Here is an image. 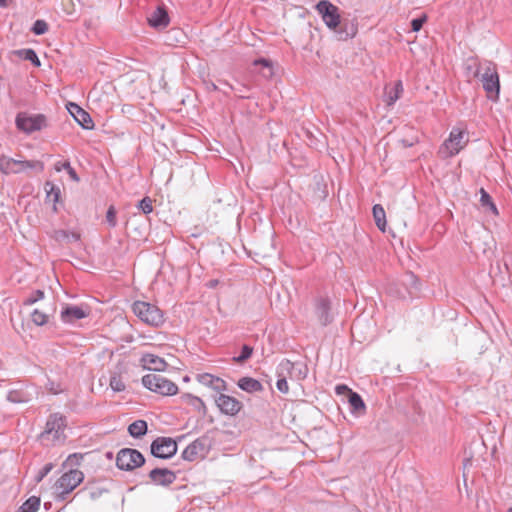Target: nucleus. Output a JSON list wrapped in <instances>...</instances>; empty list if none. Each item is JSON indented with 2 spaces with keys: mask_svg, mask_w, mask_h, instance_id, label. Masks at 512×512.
<instances>
[{
  "mask_svg": "<svg viewBox=\"0 0 512 512\" xmlns=\"http://www.w3.org/2000/svg\"><path fill=\"white\" fill-rule=\"evenodd\" d=\"M132 309L142 322L150 326L159 327L164 323L162 310L154 304L145 301H135Z\"/></svg>",
  "mask_w": 512,
  "mask_h": 512,
  "instance_id": "f257e3e1",
  "label": "nucleus"
},
{
  "mask_svg": "<svg viewBox=\"0 0 512 512\" xmlns=\"http://www.w3.org/2000/svg\"><path fill=\"white\" fill-rule=\"evenodd\" d=\"M142 384L150 391L164 396L175 395L178 392V386L174 382L159 374L144 375Z\"/></svg>",
  "mask_w": 512,
  "mask_h": 512,
  "instance_id": "f03ea898",
  "label": "nucleus"
},
{
  "mask_svg": "<svg viewBox=\"0 0 512 512\" xmlns=\"http://www.w3.org/2000/svg\"><path fill=\"white\" fill-rule=\"evenodd\" d=\"M26 169H37L42 172L44 164L37 160H16L6 155L0 156V171L3 174H19Z\"/></svg>",
  "mask_w": 512,
  "mask_h": 512,
  "instance_id": "7ed1b4c3",
  "label": "nucleus"
},
{
  "mask_svg": "<svg viewBox=\"0 0 512 512\" xmlns=\"http://www.w3.org/2000/svg\"><path fill=\"white\" fill-rule=\"evenodd\" d=\"M15 125L18 130L25 134H32L47 127V118L44 114H28L19 112L15 118Z\"/></svg>",
  "mask_w": 512,
  "mask_h": 512,
  "instance_id": "20e7f679",
  "label": "nucleus"
},
{
  "mask_svg": "<svg viewBox=\"0 0 512 512\" xmlns=\"http://www.w3.org/2000/svg\"><path fill=\"white\" fill-rule=\"evenodd\" d=\"M84 479V474L78 469H70L64 473L55 483V489L58 492L57 498L64 501Z\"/></svg>",
  "mask_w": 512,
  "mask_h": 512,
  "instance_id": "39448f33",
  "label": "nucleus"
},
{
  "mask_svg": "<svg viewBox=\"0 0 512 512\" xmlns=\"http://www.w3.org/2000/svg\"><path fill=\"white\" fill-rule=\"evenodd\" d=\"M66 417L54 413L51 414L46 422L45 430L41 433V439H51L53 442H63L65 440L64 430L66 428Z\"/></svg>",
  "mask_w": 512,
  "mask_h": 512,
  "instance_id": "423d86ee",
  "label": "nucleus"
},
{
  "mask_svg": "<svg viewBox=\"0 0 512 512\" xmlns=\"http://www.w3.org/2000/svg\"><path fill=\"white\" fill-rule=\"evenodd\" d=\"M483 70L484 72L481 74L483 89L488 98L495 100L498 98L500 90L499 76L495 65L492 62H486Z\"/></svg>",
  "mask_w": 512,
  "mask_h": 512,
  "instance_id": "0eeeda50",
  "label": "nucleus"
},
{
  "mask_svg": "<svg viewBox=\"0 0 512 512\" xmlns=\"http://www.w3.org/2000/svg\"><path fill=\"white\" fill-rule=\"evenodd\" d=\"M145 463V458L141 452L132 448L121 449L116 457V465L119 469L131 471L141 467Z\"/></svg>",
  "mask_w": 512,
  "mask_h": 512,
  "instance_id": "6e6552de",
  "label": "nucleus"
},
{
  "mask_svg": "<svg viewBox=\"0 0 512 512\" xmlns=\"http://www.w3.org/2000/svg\"><path fill=\"white\" fill-rule=\"evenodd\" d=\"M210 450V441L208 437L203 436L197 438L191 444H189L182 452V458L184 460L193 462L206 457Z\"/></svg>",
  "mask_w": 512,
  "mask_h": 512,
  "instance_id": "1a4fd4ad",
  "label": "nucleus"
},
{
  "mask_svg": "<svg viewBox=\"0 0 512 512\" xmlns=\"http://www.w3.org/2000/svg\"><path fill=\"white\" fill-rule=\"evenodd\" d=\"M177 452V443L170 437H158L151 444V453L156 458L169 459Z\"/></svg>",
  "mask_w": 512,
  "mask_h": 512,
  "instance_id": "9d476101",
  "label": "nucleus"
},
{
  "mask_svg": "<svg viewBox=\"0 0 512 512\" xmlns=\"http://www.w3.org/2000/svg\"><path fill=\"white\" fill-rule=\"evenodd\" d=\"M316 10L322 16L325 24L332 29H335L340 23V15L338 8L328 0H322L316 5Z\"/></svg>",
  "mask_w": 512,
  "mask_h": 512,
  "instance_id": "9b49d317",
  "label": "nucleus"
},
{
  "mask_svg": "<svg viewBox=\"0 0 512 512\" xmlns=\"http://www.w3.org/2000/svg\"><path fill=\"white\" fill-rule=\"evenodd\" d=\"M315 315L322 326H327L333 320L331 302L328 297L319 296L314 300Z\"/></svg>",
  "mask_w": 512,
  "mask_h": 512,
  "instance_id": "f8f14e48",
  "label": "nucleus"
},
{
  "mask_svg": "<svg viewBox=\"0 0 512 512\" xmlns=\"http://www.w3.org/2000/svg\"><path fill=\"white\" fill-rule=\"evenodd\" d=\"M215 402L223 414L230 416L236 415L243 406L239 400L226 394H220Z\"/></svg>",
  "mask_w": 512,
  "mask_h": 512,
  "instance_id": "ddd939ff",
  "label": "nucleus"
},
{
  "mask_svg": "<svg viewBox=\"0 0 512 512\" xmlns=\"http://www.w3.org/2000/svg\"><path fill=\"white\" fill-rule=\"evenodd\" d=\"M67 109L75 121L84 129L90 130L94 127V122L88 112L82 109L78 104L70 102Z\"/></svg>",
  "mask_w": 512,
  "mask_h": 512,
  "instance_id": "4468645a",
  "label": "nucleus"
},
{
  "mask_svg": "<svg viewBox=\"0 0 512 512\" xmlns=\"http://www.w3.org/2000/svg\"><path fill=\"white\" fill-rule=\"evenodd\" d=\"M89 315L87 307L67 305L61 311L60 317L64 323L73 324L77 320L86 318Z\"/></svg>",
  "mask_w": 512,
  "mask_h": 512,
  "instance_id": "2eb2a0df",
  "label": "nucleus"
},
{
  "mask_svg": "<svg viewBox=\"0 0 512 512\" xmlns=\"http://www.w3.org/2000/svg\"><path fill=\"white\" fill-rule=\"evenodd\" d=\"M150 480L161 486H169L176 480V474L166 468H154L149 472Z\"/></svg>",
  "mask_w": 512,
  "mask_h": 512,
  "instance_id": "dca6fc26",
  "label": "nucleus"
},
{
  "mask_svg": "<svg viewBox=\"0 0 512 512\" xmlns=\"http://www.w3.org/2000/svg\"><path fill=\"white\" fill-rule=\"evenodd\" d=\"M464 133L458 129H453L450 133L449 138L444 142L443 147L448 151V155L453 156L459 153L464 147L463 142Z\"/></svg>",
  "mask_w": 512,
  "mask_h": 512,
  "instance_id": "f3484780",
  "label": "nucleus"
},
{
  "mask_svg": "<svg viewBox=\"0 0 512 512\" xmlns=\"http://www.w3.org/2000/svg\"><path fill=\"white\" fill-rule=\"evenodd\" d=\"M147 19L149 25L156 29L166 28L170 22L168 13L163 7H157Z\"/></svg>",
  "mask_w": 512,
  "mask_h": 512,
  "instance_id": "a211bd4d",
  "label": "nucleus"
},
{
  "mask_svg": "<svg viewBox=\"0 0 512 512\" xmlns=\"http://www.w3.org/2000/svg\"><path fill=\"white\" fill-rule=\"evenodd\" d=\"M196 379L202 385L210 387L217 392L226 390V382L223 379H221L217 376H214L212 374H209V373L198 374Z\"/></svg>",
  "mask_w": 512,
  "mask_h": 512,
  "instance_id": "6ab92c4d",
  "label": "nucleus"
},
{
  "mask_svg": "<svg viewBox=\"0 0 512 512\" xmlns=\"http://www.w3.org/2000/svg\"><path fill=\"white\" fill-rule=\"evenodd\" d=\"M140 362L144 369L154 371H163L167 366L163 358L151 353L143 354Z\"/></svg>",
  "mask_w": 512,
  "mask_h": 512,
  "instance_id": "aec40b11",
  "label": "nucleus"
},
{
  "mask_svg": "<svg viewBox=\"0 0 512 512\" xmlns=\"http://www.w3.org/2000/svg\"><path fill=\"white\" fill-rule=\"evenodd\" d=\"M238 387L248 393L261 392L263 385L260 381L252 377H242L238 380Z\"/></svg>",
  "mask_w": 512,
  "mask_h": 512,
  "instance_id": "412c9836",
  "label": "nucleus"
},
{
  "mask_svg": "<svg viewBox=\"0 0 512 512\" xmlns=\"http://www.w3.org/2000/svg\"><path fill=\"white\" fill-rule=\"evenodd\" d=\"M464 69L466 76L470 78H477L480 76V72L482 70V65L480 64L478 58L469 57L464 62Z\"/></svg>",
  "mask_w": 512,
  "mask_h": 512,
  "instance_id": "4be33fe9",
  "label": "nucleus"
},
{
  "mask_svg": "<svg viewBox=\"0 0 512 512\" xmlns=\"http://www.w3.org/2000/svg\"><path fill=\"white\" fill-rule=\"evenodd\" d=\"M181 401L183 403L193 407L196 411L201 413L203 416L206 415V413H207L206 406L201 398L194 396L192 394H189V393H185L181 396Z\"/></svg>",
  "mask_w": 512,
  "mask_h": 512,
  "instance_id": "5701e85b",
  "label": "nucleus"
},
{
  "mask_svg": "<svg viewBox=\"0 0 512 512\" xmlns=\"http://www.w3.org/2000/svg\"><path fill=\"white\" fill-rule=\"evenodd\" d=\"M31 398L32 394L23 388L12 389L7 393V400L12 403H26L30 401Z\"/></svg>",
  "mask_w": 512,
  "mask_h": 512,
  "instance_id": "b1692460",
  "label": "nucleus"
},
{
  "mask_svg": "<svg viewBox=\"0 0 512 512\" xmlns=\"http://www.w3.org/2000/svg\"><path fill=\"white\" fill-rule=\"evenodd\" d=\"M148 425L145 420H136L128 426L129 434L134 438H140L147 433Z\"/></svg>",
  "mask_w": 512,
  "mask_h": 512,
  "instance_id": "393cba45",
  "label": "nucleus"
},
{
  "mask_svg": "<svg viewBox=\"0 0 512 512\" xmlns=\"http://www.w3.org/2000/svg\"><path fill=\"white\" fill-rule=\"evenodd\" d=\"M372 212L377 227L384 232L386 227V214L384 208L380 204H375Z\"/></svg>",
  "mask_w": 512,
  "mask_h": 512,
  "instance_id": "a878e982",
  "label": "nucleus"
},
{
  "mask_svg": "<svg viewBox=\"0 0 512 512\" xmlns=\"http://www.w3.org/2000/svg\"><path fill=\"white\" fill-rule=\"evenodd\" d=\"M277 377L293 379V362L288 359L282 360L276 369Z\"/></svg>",
  "mask_w": 512,
  "mask_h": 512,
  "instance_id": "bb28decb",
  "label": "nucleus"
},
{
  "mask_svg": "<svg viewBox=\"0 0 512 512\" xmlns=\"http://www.w3.org/2000/svg\"><path fill=\"white\" fill-rule=\"evenodd\" d=\"M14 53L20 58L30 61L35 67H39L41 65L36 52L31 48L16 50Z\"/></svg>",
  "mask_w": 512,
  "mask_h": 512,
  "instance_id": "cd10ccee",
  "label": "nucleus"
},
{
  "mask_svg": "<svg viewBox=\"0 0 512 512\" xmlns=\"http://www.w3.org/2000/svg\"><path fill=\"white\" fill-rule=\"evenodd\" d=\"M46 191V198L54 203V210H56L55 204L58 202L60 197V189L52 182L47 181L44 185Z\"/></svg>",
  "mask_w": 512,
  "mask_h": 512,
  "instance_id": "c85d7f7f",
  "label": "nucleus"
},
{
  "mask_svg": "<svg viewBox=\"0 0 512 512\" xmlns=\"http://www.w3.org/2000/svg\"><path fill=\"white\" fill-rule=\"evenodd\" d=\"M40 506V498L32 496L28 498L16 512H36Z\"/></svg>",
  "mask_w": 512,
  "mask_h": 512,
  "instance_id": "c756f323",
  "label": "nucleus"
},
{
  "mask_svg": "<svg viewBox=\"0 0 512 512\" xmlns=\"http://www.w3.org/2000/svg\"><path fill=\"white\" fill-rule=\"evenodd\" d=\"M348 402L352 408L353 411H359L365 409V403L361 396L354 392L350 391V395H348Z\"/></svg>",
  "mask_w": 512,
  "mask_h": 512,
  "instance_id": "7c9ffc66",
  "label": "nucleus"
},
{
  "mask_svg": "<svg viewBox=\"0 0 512 512\" xmlns=\"http://www.w3.org/2000/svg\"><path fill=\"white\" fill-rule=\"evenodd\" d=\"M480 194H481V197H480V203L483 207H486L488 208L489 210H491L494 214H498V210H497V207L496 205L493 203L492 201V198L491 196L489 195V193L484 189V188H481L480 189Z\"/></svg>",
  "mask_w": 512,
  "mask_h": 512,
  "instance_id": "2f4dec72",
  "label": "nucleus"
},
{
  "mask_svg": "<svg viewBox=\"0 0 512 512\" xmlns=\"http://www.w3.org/2000/svg\"><path fill=\"white\" fill-rule=\"evenodd\" d=\"M403 91L402 82L399 80L395 83L394 87L388 92V105H393L399 98Z\"/></svg>",
  "mask_w": 512,
  "mask_h": 512,
  "instance_id": "473e14b6",
  "label": "nucleus"
},
{
  "mask_svg": "<svg viewBox=\"0 0 512 512\" xmlns=\"http://www.w3.org/2000/svg\"><path fill=\"white\" fill-rule=\"evenodd\" d=\"M109 386L114 392H123L126 389V385L123 382L121 376L114 373L110 377Z\"/></svg>",
  "mask_w": 512,
  "mask_h": 512,
  "instance_id": "72a5a7b5",
  "label": "nucleus"
},
{
  "mask_svg": "<svg viewBox=\"0 0 512 512\" xmlns=\"http://www.w3.org/2000/svg\"><path fill=\"white\" fill-rule=\"evenodd\" d=\"M254 66H260L262 69V74L264 77L269 78L273 75V67L272 64L266 59H257L253 62Z\"/></svg>",
  "mask_w": 512,
  "mask_h": 512,
  "instance_id": "f704fd0d",
  "label": "nucleus"
},
{
  "mask_svg": "<svg viewBox=\"0 0 512 512\" xmlns=\"http://www.w3.org/2000/svg\"><path fill=\"white\" fill-rule=\"evenodd\" d=\"M308 368L305 364L297 362L293 363V379L303 380L306 378Z\"/></svg>",
  "mask_w": 512,
  "mask_h": 512,
  "instance_id": "c9c22d12",
  "label": "nucleus"
},
{
  "mask_svg": "<svg viewBox=\"0 0 512 512\" xmlns=\"http://www.w3.org/2000/svg\"><path fill=\"white\" fill-rule=\"evenodd\" d=\"M31 320L35 325L43 326L48 322L49 316L45 312L35 309L31 313Z\"/></svg>",
  "mask_w": 512,
  "mask_h": 512,
  "instance_id": "e433bc0d",
  "label": "nucleus"
},
{
  "mask_svg": "<svg viewBox=\"0 0 512 512\" xmlns=\"http://www.w3.org/2000/svg\"><path fill=\"white\" fill-rule=\"evenodd\" d=\"M44 291L35 290L32 294L23 301L24 306H30L44 298Z\"/></svg>",
  "mask_w": 512,
  "mask_h": 512,
  "instance_id": "4c0bfd02",
  "label": "nucleus"
},
{
  "mask_svg": "<svg viewBox=\"0 0 512 512\" xmlns=\"http://www.w3.org/2000/svg\"><path fill=\"white\" fill-rule=\"evenodd\" d=\"M106 222L111 228L117 226V211L113 205L109 206V208L107 209Z\"/></svg>",
  "mask_w": 512,
  "mask_h": 512,
  "instance_id": "58836bf2",
  "label": "nucleus"
},
{
  "mask_svg": "<svg viewBox=\"0 0 512 512\" xmlns=\"http://www.w3.org/2000/svg\"><path fill=\"white\" fill-rule=\"evenodd\" d=\"M253 353V348L249 345H243L241 349V353L239 356L234 357V361L238 363L245 362L247 359L251 357Z\"/></svg>",
  "mask_w": 512,
  "mask_h": 512,
  "instance_id": "ea45409f",
  "label": "nucleus"
},
{
  "mask_svg": "<svg viewBox=\"0 0 512 512\" xmlns=\"http://www.w3.org/2000/svg\"><path fill=\"white\" fill-rule=\"evenodd\" d=\"M138 209H140L144 214H150L153 211L152 200L150 197H144L139 201L137 205Z\"/></svg>",
  "mask_w": 512,
  "mask_h": 512,
  "instance_id": "a19ab883",
  "label": "nucleus"
},
{
  "mask_svg": "<svg viewBox=\"0 0 512 512\" xmlns=\"http://www.w3.org/2000/svg\"><path fill=\"white\" fill-rule=\"evenodd\" d=\"M48 31V24L44 20H36L32 27V32L36 35H42Z\"/></svg>",
  "mask_w": 512,
  "mask_h": 512,
  "instance_id": "79ce46f5",
  "label": "nucleus"
},
{
  "mask_svg": "<svg viewBox=\"0 0 512 512\" xmlns=\"http://www.w3.org/2000/svg\"><path fill=\"white\" fill-rule=\"evenodd\" d=\"M427 17L426 15H422L418 18H415L411 21V29L414 32H418L423 27V24L426 22Z\"/></svg>",
  "mask_w": 512,
  "mask_h": 512,
  "instance_id": "37998d69",
  "label": "nucleus"
},
{
  "mask_svg": "<svg viewBox=\"0 0 512 512\" xmlns=\"http://www.w3.org/2000/svg\"><path fill=\"white\" fill-rule=\"evenodd\" d=\"M53 467H54V466H53V464H52V463H47V464H45V465L41 468V470L38 472V474H37V476H36V481H37V482L42 481V479H43L44 477H46V476L50 473V471L53 469Z\"/></svg>",
  "mask_w": 512,
  "mask_h": 512,
  "instance_id": "c03bdc74",
  "label": "nucleus"
},
{
  "mask_svg": "<svg viewBox=\"0 0 512 512\" xmlns=\"http://www.w3.org/2000/svg\"><path fill=\"white\" fill-rule=\"evenodd\" d=\"M276 387H277V389L281 393H284V394L288 393L289 386H288V383H287V378L278 377V380H277V383H276Z\"/></svg>",
  "mask_w": 512,
  "mask_h": 512,
  "instance_id": "a18cd8bd",
  "label": "nucleus"
},
{
  "mask_svg": "<svg viewBox=\"0 0 512 512\" xmlns=\"http://www.w3.org/2000/svg\"><path fill=\"white\" fill-rule=\"evenodd\" d=\"M105 492H107V490L102 489V488H96L89 492V496L92 500H96V499L100 498L103 495V493H105Z\"/></svg>",
  "mask_w": 512,
  "mask_h": 512,
  "instance_id": "49530a36",
  "label": "nucleus"
},
{
  "mask_svg": "<svg viewBox=\"0 0 512 512\" xmlns=\"http://www.w3.org/2000/svg\"><path fill=\"white\" fill-rule=\"evenodd\" d=\"M71 167V164L69 161H65V162H57L55 164V170L57 172H60L61 170H68L69 168Z\"/></svg>",
  "mask_w": 512,
  "mask_h": 512,
  "instance_id": "de8ad7c7",
  "label": "nucleus"
},
{
  "mask_svg": "<svg viewBox=\"0 0 512 512\" xmlns=\"http://www.w3.org/2000/svg\"><path fill=\"white\" fill-rule=\"evenodd\" d=\"M335 391L337 394H344L345 392H347L348 395H350V391H352V390L350 388H348V386L341 384V385H337L335 387Z\"/></svg>",
  "mask_w": 512,
  "mask_h": 512,
  "instance_id": "09e8293b",
  "label": "nucleus"
},
{
  "mask_svg": "<svg viewBox=\"0 0 512 512\" xmlns=\"http://www.w3.org/2000/svg\"><path fill=\"white\" fill-rule=\"evenodd\" d=\"M82 459H83V455L75 453L68 457L67 462L79 464V461Z\"/></svg>",
  "mask_w": 512,
  "mask_h": 512,
  "instance_id": "8fccbe9b",
  "label": "nucleus"
},
{
  "mask_svg": "<svg viewBox=\"0 0 512 512\" xmlns=\"http://www.w3.org/2000/svg\"><path fill=\"white\" fill-rule=\"evenodd\" d=\"M67 173L73 181L78 182L80 180L79 176L77 175L75 169L72 166L67 170Z\"/></svg>",
  "mask_w": 512,
  "mask_h": 512,
  "instance_id": "3c124183",
  "label": "nucleus"
},
{
  "mask_svg": "<svg viewBox=\"0 0 512 512\" xmlns=\"http://www.w3.org/2000/svg\"><path fill=\"white\" fill-rule=\"evenodd\" d=\"M69 237V232L65 230H60L57 232V239H67Z\"/></svg>",
  "mask_w": 512,
  "mask_h": 512,
  "instance_id": "603ef678",
  "label": "nucleus"
},
{
  "mask_svg": "<svg viewBox=\"0 0 512 512\" xmlns=\"http://www.w3.org/2000/svg\"><path fill=\"white\" fill-rule=\"evenodd\" d=\"M80 239V235L75 232H69V237L67 238L68 241H78Z\"/></svg>",
  "mask_w": 512,
  "mask_h": 512,
  "instance_id": "864d4df0",
  "label": "nucleus"
},
{
  "mask_svg": "<svg viewBox=\"0 0 512 512\" xmlns=\"http://www.w3.org/2000/svg\"><path fill=\"white\" fill-rule=\"evenodd\" d=\"M219 281L217 279H212L208 281L207 287L209 288H215L218 285Z\"/></svg>",
  "mask_w": 512,
  "mask_h": 512,
  "instance_id": "5fc2aeb1",
  "label": "nucleus"
},
{
  "mask_svg": "<svg viewBox=\"0 0 512 512\" xmlns=\"http://www.w3.org/2000/svg\"><path fill=\"white\" fill-rule=\"evenodd\" d=\"M406 276L411 282H415V275L413 273H408Z\"/></svg>",
  "mask_w": 512,
  "mask_h": 512,
  "instance_id": "6e6d98bb",
  "label": "nucleus"
},
{
  "mask_svg": "<svg viewBox=\"0 0 512 512\" xmlns=\"http://www.w3.org/2000/svg\"><path fill=\"white\" fill-rule=\"evenodd\" d=\"M208 89L215 91V90H217V86L214 83H210L208 85Z\"/></svg>",
  "mask_w": 512,
  "mask_h": 512,
  "instance_id": "4d7b16f0",
  "label": "nucleus"
},
{
  "mask_svg": "<svg viewBox=\"0 0 512 512\" xmlns=\"http://www.w3.org/2000/svg\"><path fill=\"white\" fill-rule=\"evenodd\" d=\"M7 6V0H0V7Z\"/></svg>",
  "mask_w": 512,
  "mask_h": 512,
  "instance_id": "13d9d810",
  "label": "nucleus"
},
{
  "mask_svg": "<svg viewBox=\"0 0 512 512\" xmlns=\"http://www.w3.org/2000/svg\"><path fill=\"white\" fill-rule=\"evenodd\" d=\"M404 145L409 147V146H412V143H408V141H403Z\"/></svg>",
  "mask_w": 512,
  "mask_h": 512,
  "instance_id": "bf43d9fd",
  "label": "nucleus"
},
{
  "mask_svg": "<svg viewBox=\"0 0 512 512\" xmlns=\"http://www.w3.org/2000/svg\"><path fill=\"white\" fill-rule=\"evenodd\" d=\"M444 149H445V148L442 146V147H441V152H442V154H445V151H443ZM446 155H447V156H449V155H448V151L446 152Z\"/></svg>",
  "mask_w": 512,
  "mask_h": 512,
  "instance_id": "052dcab7",
  "label": "nucleus"
},
{
  "mask_svg": "<svg viewBox=\"0 0 512 512\" xmlns=\"http://www.w3.org/2000/svg\"><path fill=\"white\" fill-rule=\"evenodd\" d=\"M357 325L356 324H353L352 326V330L354 331L356 329Z\"/></svg>",
  "mask_w": 512,
  "mask_h": 512,
  "instance_id": "680f3d73",
  "label": "nucleus"
},
{
  "mask_svg": "<svg viewBox=\"0 0 512 512\" xmlns=\"http://www.w3.org/2000/svg\"><path fill=\"white\" fill-rule=\"evenodd\" d=\"M508 512H512V507L508 510Z\"/></svg>",
  "mask_w": 512,
  "mask_h": 512,
  "instance_id": "e2e57ef3",
  "label": "nucleus"
}]
</instances>
